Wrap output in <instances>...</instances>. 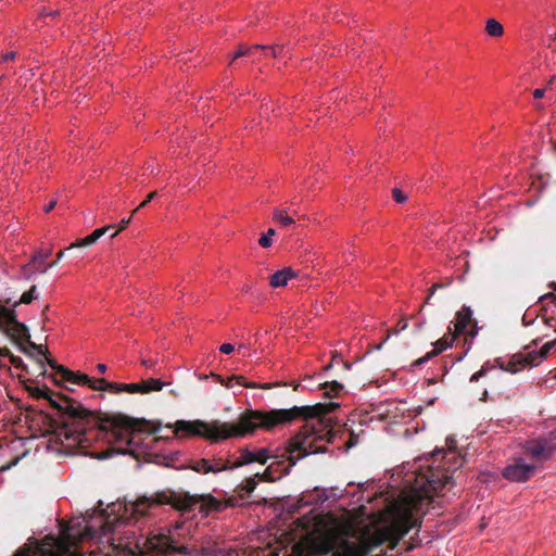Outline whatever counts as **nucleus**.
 Listing matches in <instances>:
<instances>
[{"label":"nucleus","instance_id":"obj_1","mask_svg":"<svg viewBox=\"0 0 556 556\" xmlns=\"http://www.w3.org/2000/svg\"><path fill=\"white\" fill-rule=\"evenodd\" d=\"M339 407L338 403H317L314 405L293 406L291 408L270 409L268 412L248 409L240 415L237 424L214 420H177L168 425L174 434L181 437H203L213 442L229 438H239L262 428L271 430L277 426L290 425L304 420L300 431L288 440L286 452L290 466L309 454L325 453L326 444L336 437L333 420L329 414Z\"/></svg>","mask_w":556,"mask_h":556},{"label":"nucleus","instance_id":"obj_2","mask_svg":"<svg viewBox=\"0 0 556 556\" xmlns=\"http://www.w3.org/2000/svg\"><path fill=\"white\" fill-rule=\"evenodd\" d=\"M443 454V466L433 464L416 475L415 483L403 493L401 501L393 508L389 525L375 530L358 543L342 540L340 543L330 536H320L311 543V553L315 556H394L388 554L414 528L421 526L417 515L425 514L432 503V494L451 488L453 473L463 465V459L452 451H437L433 456Z\"/></svg>","mask_w":556,"mask_h":556},{"label":"nucleus","instance_id":"obj_3","mask_svg":"<svg viewBox=\"0 0 556 556\" xmlns=\"http://www.w3.org/2000/svg\"><path fill=\"white\" fill-rule=\"evenodd\" d=\"M28 393L35 399H47L58 410L59 417L51 418L50 427L56 439L66 447L87 448L98 433L111 434L118 443L131 445L140 433L156 434L161 424L144 418H134L121 413H94L85 408L80 403L64 394H58L59 401L50 394L45 386H26Z\"/></svg>","mask_w":556,"mask_h":556},{"label":"nucleus","instance_id":"obj_4","mask_svg":"<svg viewBox=\"0 0 556 556\" xmlns=\"http://www.w3.org/2000/svg\"><path fill=\"white\" fill-rule=\"evenodd\" d=\"M168 504L176 509L182 511H191L194 506L200 504L201 510L219 511L224 508V504L212 495L192 496L188 493H176L173 491L157 492L148 497L143 496L134 503V513L144 516L151 507Z\"/></svg>","mask_w":556,"mask_h":556},{"label":"nucleus","instance_id":"obj_5","mask_svg":"<svg viewBox=\"0 0 556 556\" xmlns=\"http://www.w3.org/2000/svg\"><path fill=\"white\" fill-rule=\"evenodd\" d=\"M27 336L25 339H22V345L26 350L24 352L20 345L14 342L11 338H9L16 346L17 349L26 354L29 357H34L37 363L39 364L40 368L42 369V375H46V368H45V361L42 357L46 358L48 365L53 368L58 375H60L62 381H66L70 383L84 386L85 382L89 381V376L81 372H75L63 365H58L56 362L53 358H49L47 356L48 349L42 344H36L35 342L30 341V334L29 330L27 329Z\"/></svg>","mask_w":556,"mask_h":556},{"label":"nucleus","instance_id":"obj_6","mask_svg":"<svg viewBox=\"0 0 556 556\" xmlns=\"http://www.w3.org/2000/svg\"><path fill=\"white\" fill-rule=\"evenodd\" d=\"M554 348L555 342L549 341L543 344L539 351L516 353L507 362H504L501 358H497L495 362L502 370L510 374H517L527 367L539 366Z\"/></svg>","mask_w":556,"mask_h":556},{"label":"nucleus","instance_id":"obj_7","mask_svg":"<svg viewBox=\"0 0 556 556\" xmlns=\"http://www.w3.org/2000/svg\"><path fill=\"white\" fill-rule=\"evenodd\" d=\"M554 348L555 342L549 341L543 344L539 351L516 353L507 362H504L501 358H497L495 362L502 370L510 374H517L527 367L539 366Z\"/></svg>","mask_w":556,"mask_h":556},{"label":"nucleus","instance_id":"obj_8","mask_svg":"<svg viewBox=\"0 0 556 556\" xmlns=\"http://www.w3.org/2000/svg\"><path fill=\"white\" fill-rule=\"evenodd\" d=\"M521 448L536 467L549 460L556 453V429L545 435L525 441Z\"/></svg>","mask_w":556,"mask_h":556},{"label":"nucleus","instance_id":"obj_9","mask_svg":"<svg viewBox=\"0 0 556 556\" xmlns=\"http://www.w3.org/2000/svg\"><path fill=\"white\" fill-rule=\"evenodd\" d=\"M535 470V464H527L522 457H518L504 469L503 476L514 482H525L534 475Z\"/></svg>","mask_w":556,"mask_h":556},{"label":"nucleus","instance_id":"obj_10","mask_svg":"<svg viewBox=\"0 0 556 556\" xmlns=\"http://www.w3.org/2000/svg\"><path fill=\"white\" fill-rule=\"evenodd\" d=\"M270 457V451L267 447H262L255 451L244 447L239 451V457L232 463V467H242L251 463L265 465Z\"/></svg>","mask_w":556,"mask_h":556},{"label":"nucleus","instance_id":"obj_11","mask_svg":"<svg viewBox=\"0 0 556 556\" xmlns=\"http://www.w3.org/2000/svg\"><path fill=\"white\" fill-rule=\"evenodd\" d=\"M472 323V311L469 306L464 305L457 313H456V320L454 323V334L458 336L462 333L469 334L470 339L472 340L475 336L477 334L476 330H472L470 332H467V327Z\"/></svg>","mask_w":556,"mask_h":556},{"label":"nucleus","instance_id":"obj_12","mask_svg":"<svg viewBox=\"0 0 556 556\" xmlns=\"http://www.w3.org/2000/svg\"><path fill=\"white\" fill-rule=\"evenodd\" d=\"M448 334L444 336L443 338L439 339L433 345L434 349L430 352H428L425 356L419 357L416 359L412 366L418 367L433 358L434 356L439 355L442 351L446 350L448 346L452 345V342L456 339L457 336H455L451 328H448Z\"/></svg>","mask_w":556,"mask_h":556},{"label":"nucleus","instance_id":"obj_13","mask_svg":"<svg viewBox=\"0 0 556 556\" xmlns=\"http://www.w3.org/2000/svg\"><path fill=\"white\" fill-rule=\"evenodd\" d=\"M213 376L215 377V379L220 384L225 386L226 388H232V386H233L232 381H236L237 384L243 386L245 388H260V389H264V390L271 389L273 387L281 384L280 382H276V383H255V382H250L243 376H236V375L231 376L227 380H225L219 375H213Z\"/></svg>","mask_w":556,"mask_h":556},{"label":"nucleus","instance_id":"obj_14","mask_svg":"<svg viewBox=\"0 0 556 556\" xmlns=\"http://www.w3.org/2000/svg\"><path fill=\"white\" fill-rule=\"evenodd\" d=\"M165 384L166 383L162 382L160 379L150 378L137 383H128V387H125V389L128 393L146 394L152 391H161Z\"/></svg>","mask_w":556,"mask_h":556},{"label":"nucleus","instance_id":"obj_15","mask_svg":"<svg viewBox=\"0 0 556 556\" xmlns=\"http://www.w3.org/2000/svg\"><path fill=\"white\" fill-rule=\"evenodd\" d=\"M84 386H88L92 390L121 393L126 392L125 387H128V383L110 382L104 378L92 379L89 377V381L85 382Z\"/></svg>","mask_w":556,"mask_h":556},{"label":"nucleus","instance_id":"obj_16","mask_svg":"<svg viewBox=\"0 0 556 556\" xmlns=\"http://www.w3.org/2000/svg\"><path fill=\"white\" fill-rule=\"evenodd\" d=\"M113 227H114L113 225H109V226H105L102 228H98L94 231H92V233H90L89 236L72 243L67 249L86 248V247L92 245L93 243H96L98 241V239H100L102 236H104L109 231V229H111Z\"/></svg>","mask_w":556,"mask_h":556},{"label":"nucleus","instance_id":"obj_17","mask_svg":"<svg viewBox=\"0 0 556 556\" xmlns=\"http://www.w3.org/2000/svg\"><path fill=\"white\" fill-rule=\"evenodd\" d=\"M296 277V273L291 267H285L281 270H277L269 277V285L273 288H279L287 286L289 279Z\"/></svg>","mask_w":556,"mask_h":556},{"label":"nucleus","instance_id":"obj_18","mask_svg":"<svg viewBox=\"0 0 556 556\" xmlns=\"http://www.w3.org/2000/svg\"><path fill=\"white\" fill-rule=\"evenodd\" d=\"M319 388L325 390L324 394L327 397L338 396L344 389L343 384L338 382L337 380L320 383Z\"/></svg>","mask_w":556,"mask_h":556},{"label":"nucleus","instance_id":"obj_19","mask_svg":"<svg viewBox=\"0 0 556 556\" xmlns=\"http://www.w3.org/2000/svg\"><path fill=\"white\" fill-rule=\"evenodd\" d=\"M256 485H257V482H256V478L254 476L248 478L244 483H241L240 485H238V488H237L238 495L242 500L248 498L250 496V494L255 490Z\"/></svg>","mask_w":556,"mask_h":556},{"label":"nucleus","instance_id":"obj_20","mask_svg":"<svg viewBox=\"0 0 556 556\" xmlns=\"http://www.w3.org/2000/svg\"><path fill=\"white\" fill-rule=\"evenodd\" d=\"M38 298L37 294V287L34 285L30 287V289L26 292H24L20 299V301L13 303V307L11 309L15 311V307H17L20 304H30L35 299ZM16 314V312H14ZM17 320V318L15 317Z\"/></svg>","mask_w":556,"mask_h":556},{"label":"nucleus","instance_id":"obj_21","mask_svg":"<svg viewBox=\"0 0 556 556\" xmlns=\"http://www.w3.org/2000/svg\"><path fill=\"white\" fill-rule=\"evenodd\" d=\"M485 31L489 36L501 37L504 34V27L496 20L489 18L485 24Z\"/></svg>","mask_w":556,"mask_h":556},{"label":"nucleus","instance_id":"obj_22","mask_svg":"<svg viewBox=\"0 0 556 556\" xmlns=\"http://www.w3.org/2000/svg\"><path fill=\"white\" fill-rule=\"evenodd\" d=\"M189 468L200 473H210L214 470L211 460L205 458L193 462Z\"/></svg>","mask_w":556,"mask_h":556},{"label":"nucleus","instance_id":"obj_23","mask_svg":"<svg viewBox=\"0 0 556 556\" xmlns=\"http://www.w3.org/2000/svg\"><path fill=\"white\" fill-rule=\"evenodd\" d=\"M0 356H8L10 363L15 368H21L23 370L26 369V365L24 364L23 359L18 356L13 355L8 348H0Z\"/></svg>","mask_w":556,"mask_h":556},{"label":"nucleus","instance_id":"obj_24","mask_svg":"<svg viewBox=\"0 0 556 556\" xmlns=\"http://www.w3.org/2000/svg\"><path fill=\"white\" fill-rule=\"evenodd\" d=\"M274 219L283 227H288L294 224V219L287 214L286 210L276 208L274 211Z\"/></svg>","mask_w":556,"mask_h":556},{"label":"nucleus","instance_id":"obj_25","mask_svg":"<svg viewBox=\"0 0 556 556\" xmlns=\"http://www.w3.org/2000/svg\"><path fill=\"white\" fill-rule=\"evenodd\" d=\"M262 45H254V46H247L241 45L239 46L238 50L235 52L231 62L236 61L239 58L250 55L253 51H258Z\"/></svg>","mask_w":556,"mask_h":556},{"label":"nucleus","instance_id":"obj_26","mask_svg":"<svg viewBox=\"0 0 556 556\" xmlns=\"http://www.w3.org/2000/svg\"><path fill=\"white\" fill-rule=\"evenodd\" d=\"M35 265L36 264H34V262L31 260L28 264H26L22 267V275L25 279H27V280L31 279L36 271H39L42 274L47 271V268H40L39 266L35 267Z\"/></svg>","mask_w":556,"mask_h":556},{"label":"nucleus","instance_id":"obj_27","mask_svg":"<svg viewBox=\"0 0 556 556\" xmlns=\"http://www.w3.org/2000/svg\"><path fill=\"white\" fill-rule=\"evenodd\" d=\"M160 542V549L164 553L178 552L179 554H185L187 552V547L176 548L167 538H162Z\"/></svg>","mask_w":556,"mask_h":556},{"label":"nucleus","instance_id":"obj_28","mask_svg":"<svg viewBox=\"0 0 556 556\" xmlns=\"http://www.w3.org/2000/svg\"><path fill=\"white\" fill-rule=\"evenodd\" d=\"M212 467L214 469V470H212V472H214V473L236 468V467H232V464H230L229 460H223L222 458L214 459V463H212Z\"/></svg>","mask_w":556,"mask_h":556},{"label":"nucleus","instance_id":"obj_29","mask_svg":"<svg viewBox=\"0 0 556 556\" xmlns=\"http://www.w3.org/2000/svg\"><path fill=\"white\" fill-rule=\"evenodd\" d=\"M273 467L274 465H269L262 473L257 472L254 477L267 482L275 481L276 477L274 476Z\"/></svg>","mask_w":556,"mask_h":556},{"label":"nucleus","instance_id":"obj_30","mask_svg":"<svg viewBox=\"0 0 556 556\" xmlns=\"http://www.w3.org/2000/svg\"><path fill=\"white\" fill-rule=\"evenodd\" d=\"M275 235V229L269 228L266 233H263L258 240V243L263 248H269L271 245V236Z\"/></svg>","mask_w":556,"mask_h":556},{"label":"nucleus","instance_id":"obj_31","mask_svg":"<svg viewBox=\"0 0 556 556\" xmlns=\"http://www.w3.org/2000/svg\"><path fill=\"white\" fill-rule=\"evenodd\" d=\"M260 50L267 51L274 58L279 56L283 51V46L275 45V46H262Z\"/></svg>","mask_w":556,"mask_h":556},{"label":"nucleus","instance_id":"obj_32","mask_svg":"<svg viewBox=\"0 0 556 556\" xmlns=\"http://www.w3.org/2000/svg\"><path fill=\"white\" fill-rule=\"evenodd\" d=\"M451 283H452V279H448V281H447L446 283H439V282H437V283L432 285V287H431V288H430V290H429V295H428V298L426 299V301H425L424 305L429 303V301H430L431 296L434 294V292H435L438 289H441V288L447 287V286H450Z\"/></svg>","mask_w":556,"mask_h":556},{"label":"nucleus","instance_id":"obj_33","mask_svg":"<svg viewBox=\"0 0 556 556\" xmlns=\"http://www.w3.org/2000/svg\"><path fill=\"white\" fill-rule=\"evenodd\" d=\"M51 252H52V249H48L46 252H41V251L37 252L33 256L34 264L38 263L39 261L40 262H46V260L50 257Z\"/></svg>","mask_w":556,"mask_h":556},{"label":"nucleus","instance_id":"obj_34","mask_svg":"<svg viewBox=\"0 0 556 556\" xmlns=\"http://www.w3.org/2000/svg\"><path fill=\"white\" fill-rule=\"evenodd\" d=\"M392 197L397 203H404L407 200V195L397 188L392 189Z\"/></svg>","mask_w":556,"mask_h":556},{"label":"nucleus","instance_id":"obj_35","mask_svg":"<svg viewBox=\"0 0 556 556\" xmlns=\"http://www.w3.org/2000/svg\"><path fill=\"white\" fill-rule=\"evenodd\" d=\"M486 371H488V367H486V365H483L480 370H478L470 377V382L478 381L480 378H482L486 375Z\"/></svg>","mask_w":556,"mask_h":556},{"label":"nucleus","instance_id":"obj_36","mask_svg":"<svg viewBox=\"0 0 556 556\" xmlns=\"http://www.w3.org/2000/svg\"><path fill=\"white\" fill-rule=\"evenodd\" d=\"M400 332H401V329H399L397 327H394V328L389 329V330H388V333H387V337L384 338V340H383L380 344H378V345L376 346V349H377V350H380V349L382 348V345H383V344H384V343L390 339V337H391V336H393V334H397V333H400Z\"/></svg>","mask_w":556,"mask_h":556},{"label":"nucleus","instance_id":"obj_37","mask_svg":"<svg viewBox=\"0 0 556 556\" xmlns=\"http://www.w3.org/2000/svg\"><path fill=\"white\" fill-rule=\"evenodd\" d=\"M64 535H65L66 540L68 541V543H71V544H75L76 540L81 541L85 536L84 534H79L78 538H76L75 534L70 532V529H67L64 532Z\"/></svg>","mask_w":556,"mask_h":556},{"label":"nucleus","instance_id":"obj_38","mask_svg":"<svg viewBox=\"0 0 556 556\" xmlns=\"http://www.w3.org/2000/svg\"><path fill=\"white\" fill-rule=\"evenodd\" d=\"M157 195V192L156 191H153L151 193L148 194L147 199L132 212L136 213L138 212L139 210H141L142 207H144L149 202H151L155 197Z\"/></svg>","mask_w":556,"mask_h":556},{"label":"nucleus","instance_id":"obj_39","mask_svg":"<svg viewBox=\"0 0 556 556\" xmlns=\"http://www.w3.org/2000/svg\"><path fill=\"white\" fill-rule=\"evenodd\" d=\"M552 301L556 305V294L554 292H548L539 298L540 303H544L545 301Z\"/></svg>","mask_w":556,"mask_h":556},{"label":"nucleus","instance_id":"obj_40","mask_svg":"<svg viewBox=\"0 0 556 556\" xmlns=\"http://www.w3.org/2000/svg\"><path fill=\"white\" fill-rule=\"evenodd\" d=\"M130 220H131V217H128V218H124V219H122V220H121V223H119V227H118V229H117L114 233H112V236H111V237L113 238V237H115L119 231H122V230L126 229V227L130 224Z\"/></svg>","mask_w":556,"mask_h":556},{"label":"nucleus","instance_id":"obj_41","mask_svg":"<svg viewBox=\"0 0 556 556\" xmlns=\"http://www.w3.org/2000/svg\"><path fill=\"white\" fill-rule=\"evenodd\" d=\"M420 543L419 540H416L415 538H412L410 539V542H405V548L404 551L405 552H410L413 551L418 544Z\"/></svg>","mask_w":556,"mask_h":556},{"label":"nucleus","instance_id":"obj_42","mask_svg":"<svg viewBox=\"0 0 556 556\" xmlns=\"http://www.w3.org/2000/svg\"><path fill=\"white\" fill-rule=\"evenodd\" d=\"M233 350L235 346L230 343H224L219 346V351L225 354H230L231 352H233Z\"/></svg>","mask_w":556,"mask_h":556},{"label":"nucleus","instance_id":"obj_43","mask_svg":"<svg viewBox=\"0 0 556 556\" xmlns=\"http://www.w3.org/2000/svg\"><path fill=\"white\" fill-rule=\"evenodd\" d=\"M63 256H64V250H60L59 253L56 254L55 261L51 262L48 265V267H50V268L54 267L62 260Z\"/></svg>","mask_w":556,"mask_h":556},{"label":"nucleus","instance_id":"obj_44","mask_svg":"<svg viewBox=\"0 0 556 556\" xmlns=\"http://www.w3.org/2000/svg\"><path fill=\"white\" fill-rule=\"evenodd\" d=\"M544 323L548 327L554 328V331L556 332V319L554 317H544Z\"/></svg>","mask_w":556,"mask_h":556},{"label":"nucleus","instance_id":"obj_45","mask_svg":"<svg viewBox=\"0 0 556 556\" xmlns=\"http://www.w3.org/2000/svg\"><path fill=\"white\" fill-rule=\"evenodd\" d=\"M56 205V200H52L50 201L45 207H43V211L46 213H50Z\"/></svg>","mask_w":556,"mask_h":556},{"label":"nucleus","instance_id":"obj_46","mask_svg":"<svg viewBox=\"0 0 556 556\" xmlns=\"http://www.w3.org/2000/svg\"><path fill=\"white\" fill-rule=\"evenodd\" d=\"M399 329H401V331L407 329L408 327V321L406 318H402L399 323H397V326H396Z\"/></svg>","mask_w":556,"mask_h":556},{"label":"nucleus","instance_id":"obj_47","mask_svg":"<svg viewBox=\"0 0 556 556\" xmlns=\"http://www.w3.org/2000/svg\"><path fill=\"white\" fill-rule=\"evenodd\" d=\"M146 172H147V173H149L150 175H155V174H157V173H159V169H157V168H155L153 165L148 164V165L146 166Z\"/></svg>","mask_w":556,"mask_h":556},{"label":"nucleus","instance_id":"obj_48","mask_svg":"<svg viewBox=\"0 0 556 556\" xmlns=\"http://www.w3.org/2000/svg\"><path fill=\"white\" fill-rule=\"evenodd\" d=\"M15 55H16V53L14 51H11L9 53H5L2 59L4 62H8V61L14 60Z\"/></svg>","mask_w":556,"mask_h":556},{"label":"nucleus","instance_id":"obj_49","mask_svg":"<svg viewBox=\"0 0 556 556\" xmlns=\"http://www.w3.org/2000/svg\"><path fill=\"white\" fill-rule=\"evenodd\" d=\"M544 93H545V89H535V90L533 91V97H534L535 99H541V98H543V97H544Z\"/></svg>","mask_w":556,"mask_h":556},{"label":"nucleus","instance_id":"obj_50","mask_svg":"<svg viewBox=\"0 0 556 556\" xmlns=\"http://www.w3.org/2000/svg\"><path fill=\"white\" fill-rule=\"evenodd\" d=\"M155 363H156V362H155V361H153V359H142V361H141V364H142L143 366L148 367V368H150V367L154 366V365H155Z\"/></svg>","mask_w":556,"mask_h":556},{"label":"nucleus","instance_id":"obj_51","mask_svg":"<svg viewBox=\"0 0 556 556\" xmlns=\"http://www.w3.org/2000/svg\"><path fill=\"white\" fill-rule=\"evenodd\" d=\"M97 369L99 372L104 374L106 371V365L98 364Z\"/></svg>","mask_w":556,"mask_h":556},{"label":"nucleus","instance_id":"obj_52","mask_svg":"<svg viewBox=\"0 0 556 556\" xmlns=\"http://www.w3.org/2000/svg\"><path fill=\"white\" fill-rule=\"evenodd\" d=\"M247 58H250L253 62L257 60V51H253L250 55H247Z\"/></svg>","mask_w":556,"mask_h":556},{"label":"nucleus","instance_id":"obj_53","mask_svg":"<svg viewBox=\"0 0 556 556\" xmlns=\"http://www.w3.org/2000/svg\"><path fill=\"white\" fill-rule=\"evenodd\" d=\"M236 504V500L230 497L228 501H227V505L229 506H233Z\"/></svg>","mask_w":556,"mask_h":556},{"label":"nucleus","instance_id":"obj_54","mask_svg":"<svg viewBox=\"0 0 556 556\" xmlns=\"http://www.w3.org/2000/svg\"><path fill=\"white\" fill-rule=\"evenodd\" d=\"M522 321H523V324H525V325H529V324H531L533 320L529 321V319H527V314H525V315H523V317H522Z\"/></svg>","mask_w":556,"mask_h":556},{"label":"nucleus","instance_id":"obj_55","mask_svg":"<svg viewBox=\"0 0 556 556\" xmlns=\"http://www.w3.org/2000/svg\"><path fill=\"white\" fill-rule=\"evenodd\" d=\"M522 321H523V324H525V325H529V324H531L533 320L529 321V319H527V314H525V315H523V317H522Z\"/></svg>","mask_w":556,"mask_h":556},{"label":"nucleus","instance_id":"obj_56","mask_svg":"<svg viewBox=\"0 0 556 556\" xmlns=\"http://www.w3.org/2000/svg\"><path fill=\"white\" fill-rule=\"evenodd\" d=\"M43 264H45V262H40V261H39L38 263H36L35 267H36V266H39L40 268H47V269H48L49 267H48V266H45Z\"/></svg>","mask_w":556,"mask_h":556},{"label":"nucleus","instance_id":"obj_57","mask_svg":"<svg viewBox=\"0 0 556 556\" xmlns=\"http://www.w3.org/2000/svg\"><path fill=\"white\" fill-rule=\"evenodd\" d=\"M549 288L553 289L554 292H556V281H552L549 285H548Z\"/></svg>","mask_w":556,"mask_h":556},{"label":"nucleus","instance_id":"obj_58","mask_svg":"<svg viewBox=\"0 0 556 556\" xmlns=\"http://www.w3.org/2000/svg\"><path fill=\"white\" fill-rule=\"evenodd\" d=\"M356 444V441L353 439V437L351 438L349 444H348V447H352L353 445Z\"/></svg>","mask_w":556,"mask_h":556},{"label":"nucleus","instance_id":"obj_59","mask_svg":"<svg viewBox=\"0 0 556 556\" xmlns=\"http://www.w3.org/2000/svg\"><path fill=\"white\" fill-rule=\"evenodd\" d=\"M342 364H343V368H344L345 370H349V369H350L351 364L345 363V362H342Z\"/></svg>","mask_w":556,"mask_h":556},{"label":"nucleus","instance_id":"obj_60","mask_svg":"<svg viewBox=\"0 0 556 556\" xmlns=\"http://www.w3.org/2000/svg\"><path fill=\"white\" fill-rule=\"evenodd\" d=\"M0 368H7V369H9V367H8L7 365H4V364L2 363V361H1V359H0Z\"/></svg>","mask_w":556,"mask_h":556},{"label":"nucleus","instance_id":"obj_61","mask_svg":"<svg viewBox=\"0 0 556 556\" xmlns=\"http://www.w3.org/2000/svg\"><path fill=\"white\" fill-rule=\"evenodd\" d=\"M421 327H422V323H418V324L416 325V329H417V330H420V329H421Z\"/></svg>","mask_w":556,"mask_h":556},{"label":"nucleus","instance_id":"obj_62","mask_svg":"<svg viewBox=\"0 0 556 556\" xmlns=\"http://www.w3.org/2000/svg\"><path fill=\"white\" fill-rule=\"evenodd\" d=\"M299 387H300V384H299V383H294V384H293V390L298 391Z\"/></svg>","mask_w":556,"mask_h":556},{"label":"nucleus","instance_id":"obj_63","mask_svg":"<svg viewBox=\"0 0 556 556\" xmlns=\"http://www.w3.org/2000/svg\"><path fill=\"white\" fill-rule=\"evenodd\" d=\"M547 312V308L545 306L542 307V316Z\"/></svg>","mask_w":556,"mask_h":556},{"label":"nucleus","instance_id":"obj_64","mask_svg":"<svg viewBox=\"0 0 556 556\" xmlns=\"http://www.w3.org/2000/svg\"><path fill=\"white\" fill-rule=\"evenodd\" d=\"M337 359H338V361H340V362H342V359H341V358H339L337 355H334V356H333V362H336Z\"/></svg>","mask_w":556,"mask_h":556}]
</instances>
